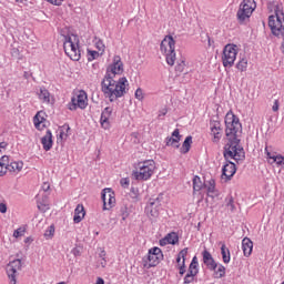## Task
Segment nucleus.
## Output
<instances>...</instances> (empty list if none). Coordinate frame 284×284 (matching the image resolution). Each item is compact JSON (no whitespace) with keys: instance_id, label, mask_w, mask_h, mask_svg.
<instances>
[{"instance_id":"obj_28","label":"nucleus","mask_w":284,"mask_h":284,"mask_svg":"<svg viewBox=\"0 0 284 284\" xmlns=\"http://www.w3.org/2000/svg\"><path fill=\"white\" fill-rule=\"evenodd\" d=\"M221 255H222V261L227 265L230 261H232V256L230 254V248L225 244H222L221 246Z\"/></svg>"},{"instance_id":"obj_14","label":"nucleus","mask_w":284,"mask_h":284,"mask_svg":"<svg viewBox=\"0 0 284 284\" xmlns=\"http://www.w3.org/2000/svg\"><path fill=\"white\" fill-rule=\"evenodd\" d=\"M21 270V260H13L7 265V274L10 281L17 278V273Z\"/></svg>"},{"instance_id":"obj_32","label":"nucleus","mask_w":284,"mask_h":284,"mask_svg":"<svg viewBox=\"0 0 284 284\" xmlns=\"http://www.w3.org/2000/svg\"><path fill=\"white\" fill-rule=\"evenodd\" d=\"M187 256V247L183 248L176 256L178 267L185 265V257Z\"/></svg>"},{"instance_id":"obj_46","label":"nucleus","mask_w":284,"mask_h":284,"mask_svg":"<svg viewBox=\"0 0 284 284\" xmlns=\"http://www.w3.org/2000/svg\"><path fill=\"white\" fill-rule=\"evenodd\" d=\"M264 152L266 154V158L270 159L271 161H274V159L276 158V155L272 154V152H270V148L265 146Z\"/></svg>"},{"instance_id":"obj_33","label":"nucleus","mask_w":284,"mask_h":284,"mask_svg":"<svg viewBox=\"0 0 284 284\" xmlns=\"http://www.w3.org/2000/svg\"><path fill=\"white\" fill-rule=\"evenodd\" d=\"M214 272V278H223L225 276V266L223 264H217L215 270H211Z\"/></svg>"},{"instance_id":"obj_36","label":"nucleus","mask_w":284,"mask_h":284,"mask_svg":"<svg viewBox=\"0 0 284 284\" xmlns=\"http://www.w3.org/2000/svg\"><path fill=\"white\" fill-rule=\"evenodd\" d=\"M94 45H95L97 50H99V52H101L100 54H103V52H105V44L103 43V40L95 38Z\"/></svg>"},{"instance_id":"obj_17","label":"nucleus","mask_w":284,"mask_h":284,"mask_svg":"<svg viewBox=\"0 0 284 284\" xmlns=\"http://www.w3.org/2000/svg\"><path fill=\"white\" fill-rule=\"evenodd\" d=\"M204 187L206 190L207 196H210L211 199H216V196H219V190H216L215 179L204 181Z\"/></svg>"},{"instance_id":"obj_24","label":"nucleus","mask_w":284,"mask_h":284,"mask_svg":"<svg viewBox=\"0 0 284 284\" xmlns=\"http://www.w3.org/2000/svg\"><path fill=\"white\" fill-rule=\"evenodd\" d=\"M38 98L40 99V101H42V103H47V105H50V103H52L50 91H48L45 87H41L38 90Z\"/></svg>"},{"instance_id":"obj_13","label":"nucleus","mask_w":284,"mask_h":284,"mask_svg":"<svg viewBox=\"0 0 284 284\" xmlns=\"http://www.w3.org/2000/svg\"><path fill=\"white\" fill-rule=\"evenodd\" d=\"M101 199L103 201V210H112L116 205V197L112 189H104L101 193Z\"/></svg>"},{"instance_id":"obj_45","label":"nucleus","mask_w":284,"mask_h":284,"mask_svg":"<svg viewBox=\"0 0 284 284\" xmlns=\"http://www.w3.org/2000/svg\"><path fill=\"white\" fill-rule=\"evenodd\" d=\"M143 90L141 88H138L135 90V99H138V101H143Z\"/></svg>"},{"instance_id":"obj_40","label":"nucleus","mask_w":284,"mask_h":284,"mask_svg":"<svg viewBox=\"0 0 284 284\" xmlns=\"http://www.w3.org/2000/svg\"><path fill=\"white\" fill-rule=\"evenodd\" d=\"M185 70V60L178 61V64L175 65L176 72H183Z\"/></svg>"},{"instance_id":"obj_39","label":"nucleus","mask_w":284,"mask_h":284,"mask_svg":"<svg viewBox=\"0 0 284 284\" xmlns=\"http://www.w3.org/2000/svg\"><path fill=\"white\" fill-rule=\"evenodd\" d=\"M68 132H70V125H63L62 129L60 130V139L65 140L68 139Z\"/></svg>"},{"instance_id":"obj_59","label":"nucleus","mask_w":284,"mask_h":284,"mask_svg":"<svg viewBox=\"0 0 284 284\" xmlns=\"http://www.w3.org/2000/svg\"><path fill=\"white\" fill-rule=\"evenodd\" d=\"M3 148H6V143L0 142V152H1V150H3Z\"/></svg>"},{"instance_id":"obj_49","label":"nucleus","mask_w":284,"mask_h":284,"mask_svg":"<svg viewBox=\"0 0 284 284\" xmlns=\"http://www.w3.org/2000/svg\"><path fill=\"white\" fill-rule=\"evenodd\" d=\"M8 212V205L6 203H0V213L6 214Z\"/></svg>"},{"instance_id":"obj_25","label":"nucleus","mask_w":284,"mask_h":284,"mask_svg":"<svg viewBox=\"0 0 284 284\" xmlns=\"http://www.w3.org/2000/svg\"><path fill=\"white\" fill-rule=\"evenodd\" d=\"M10 168V156L2 155L0 158V176H6L8 174Z\"/></svg>"},{"instance_id":"obj_8","label":"nucleus","mask_w":284,"mask_h":284,"mask_svg":"<svg viewBox=\"0 0 284 284\" xmlns=\"http://www.w3.org/2000/svg\"><path fill=\"white\" fill-rule=\"evenodd\" d=\"M163 205V193H160L156 197H151L146 204L145 213L152 219H159L161 206Z\"/></svg>"},{"instance_id":"obj_54","label":"nucleus","mask_w":284,"mask_h":284,"mask_svg":"<svg viewBox=\"0 0 284 284\" xmlns=\"http://www.w3.org/2000/svg\"><path fill=\"white\" fill-rule=\"evenodd\" d=\"M42 190H43V192H48L50 190V183H48V182L43 183Z\"/></svg>"},{"instance_id":"obj_37","label":"nucleus","mask_w":284,"mask_h":284,"mask_svg":"<svg viewBox=\"0 0 284 284\" xmlns=\"http://www.w3.org/2000/svg\"><path fill=\"white\" fill-rule=\"evenodd\" d=\"M100 55L101 53H99L98 51L88 49V52H87L88 61H94L95 59H99Z\"/></svg>"},{"instance_id":"obj_52","label":"nucleus","mask_w":284,"mask_h":284,"mask_svg":"<svg viewBox=\"0 0 284 284\" xmlns=\"http://www.w3.org/2000/svg\"><path fill=\"white\" fill-rule=\"evenodd\" d=\"M38 209L41 210L42 212H45V210H48V206L41 202H38Z\"/></svg>"},{"instance_id":"obj_11","label":"nucleus","mask_w":284,"mask_h":284,"mask_svg":"<svg viewBox=\"0 0 284 284\" xmlns=\"http://www.w3.org/2000/svg\"><path fill=\"white\" fill-rule=\"evenodd\" d=\"M123 61H121V55H114L112 63L106 67L104 77L115 78L123 72Z\"/></svg>"},{"instance_id":"obj_43","label":"nucleus","mask_w":284,"mask_h":284,"mask_svg":"<svg viewBox=\"0 0 284 284\" xmlns=\"http://www.w3.org/2000/svg\"><path fill=\"white\" fill-rule=\"evenodd\" d=\"M273 163H276V165H284V156L281 154L275 155Z\"/></svg>"},{"instance_id":"obj_60","label":"nucleus","mask_w":284,"mask_h":284,"mask_svg":"<svg viewBox=\"0 0 284 284\" xmlns=\"http://www.w3.org/2000/svg\"><path fill=\"white\" fill-rule=\"evenodd\" d=\"M122 216H123V221H125V219H128V212H123Z\"/></svg>"},{"instance_id":"obj_4","label":"nucleus","mask_w":284,"mask_h":284,"mask_svg":"<svg viewBox=\"0 0 284 284\" xmlns=\"http://www.w3.org/2000/svg\"><path fill=\"white\" fill-rule=\"evenodd\" d=\"M160 52L165 57L168 65L176 63V41L172 36H165L160 44Z\"/></svg>"},{"instance_id":"obj_35","label":"nucleus","mask_w":284,"mask_h":284,"mask_svg":"<svg viewBox=\"0 0 284 284\" xmlns=\"http://www.w3.org/2000/svg\"><path fill=\"white\" fill-rule=\"evenodd\" d=\"M225 205L231 212H234V210H236V205L234 204V197L232 195H227L225 197Z\"/></svg>"},{"instance_id":"obj_5","label":"nucleus","mask_w":284,"mask_h":284,"mask_svg":"<svg viewBox=\"0 0 284 284\" xmlns=\"http://www.w3.org/2000/svg\"><path fill=\"white\" fill-rule=\"evenodd\" d=\"M63 48L67 57H69L71 61H79L81 59V50L79 49L78 36H64Z\"/></svg>"},{"instance_id":"obj_42","label":"nucleus","mask_w":284,"mask_h":284,"mask_svg":"<svg viewBox=\"0 0 284 284\" xmlns=\"http://www.w3.org/2000/svg\"><path fill=\"white\" fill-rule=\"evenodd\" d=\"M196 277V275L187 273L184 276V284H190V283H194V278Z\"/></svg>"},{"instance_id":"obj_1","label":"nucleus","mask_w":284,"mask_h":284,"mask_svg":"<svg viewBox=\"0 0 284 284\" xmlns=\"http://www.w3.org/2000/svg\"><path fill=\"white\" fill-rule=\"evenodd\" d=\"M225 134L227 143L224 146V159H234V161H243L245 159V151L241 146V121L232 111H229L225 115Z\"/></svg>"},{"instance_id":"obj_12","label":"nucleus","mask_w":284,"mask_h":284,"mask_svg":"<svg viewBox=\"0 0 284 284\" xmlns=\"http://www.w3.org/2000/svg\"><path fill=\"white\" fill-rule=\"evenodd\" d=\"M161 258H163V252L159 247L154 246L150 248L148 253L149 265L144 264V267H156L161 262Z\"/></svg>"},{"instance_id":"obj_6","label":"nucleus","mask_w":284,"mask_h":284,"mask_svg":"<svg viewBox=\"0 0 284 284\" xmlns=\"http://www.w3.org/2000/svg\"><path fill=\"white\" fill-rule=\"evenodd\" d=\"M268 27L274 37H283L284 34V13L275 9V14L268 17Z\"/></svg>"},{"instance_id":"obj_16","label":"nucleus","mask_w":284,"mask_h":284,"mask_svg":"<svg viewBox=\"0 0 284 284\" xmlns=\"http://www.w3.org/2000/svg\"><path fill=\"white\" fill-rule=\"evenodd\" d=\"M112 106H106L101 113L100 123L103 130H110V119L112 116Z\"/></svg>"},{"instance_id":"obj_53","label":"nucleus","mask_w":284,"mask_h":284,"mask_svg":"<svg viewBox=\"0 0 284 284\" xmlns=\"http://www.w3.org/2000/svg\"><path fill=\"white\" fill-rule=\"evenodd\" d=\"M273 112H278V100H274V104L272 106Z\"/></svg>"},{"instance_id":"obj_56","label":"nucleus","mask_w":284,"mask_h":284,"mask_svg":"<svg viewBox=\"0 0 284 284\" xmlns=\"http://www.w3.org/2000/svg\"><path fill=\"white\" fill-rule=\"evenodd\" d=\"M108 265V262L105 261V257H102L100 261V267H105Z\"/></svg>"},{"instance_id":"obj_50","label":"nucleus","mask_w":284,"mask_h":284,"mask_svg":"<svg viewBox=\"0 0 284 284\" xmlns=\"http://www.w3.org/2000/svg\"><path fill=\"white\" fill-rule=\"evenodd\" d=\"M47 1L52 6H61V3H63V0H47Z\"/></svg>"},{"instance_id":"obj_61","label":"nucleus","mask_w":284,"mask_h":284,"mask_svg":"<svg viewBox=\"0 0 284 284\" xmlns=\"http://www.w3.org/2000/svg\"><path fill=\"white\" fill-rule=\"evenodd\" d=\"M11 284H17V277H14V280H10Z\"/></svg>"},{"instance_id":"obj_7","label":"nucleus","mask_w":284,"mask_h":284,"mask_svg":"<svg viewBox=\"0 0 284 284\" xmlns=\"http://www.w3.org/2000/svg\"><path fill=\"white\" fill-rule=\"evenodd\" d=\"M254 10H256V1L254 0H243L237 10V21L243 23L252 17Z\"/></svg>"},{"instance_id":"obj_20","label":"nucleus","mask_w":284,"mask_h":284,"mask_svg":"<svg viewBox=\"0 0 284 284\" xmlns=\"http://www.w3.org/2000/svg\"><path fill=\"white\" fill-rule=\"evenodd\" d=\"M180 141H181V133L179 129H175L172 132V136L168 138L166 145L171 148H175L178 150V148H181Z\"/></svg>"},{"instance_id":"obj_55","label":"nucleus","mask_w":284,"mask_h":284,"mask_svg":"<svg viewBox=\"0 0 284 284\" xmlns=\"http://www.w3.org/2000/svg\"><path fill=\"white\" fill-rule=\"evenodd\" d=\"M165 114H168V109L164 108L159 112V118L165 116Z\"/></svg>"},{"instance_id":"obj_22","label":"nucleus","mask_w":284,"mask_h":284,"mask_svg":"<svg viewBox=\"0 0 284 284\" xmlns=\"http://www.w3.org/2000/svg\"><path fill=\"white\" fill-rule=\"evenodd\" d=\"M179 243V233L171 232L160 241V245H178Z\"/></svg>"},{"instance_id":"obj_23","label":"nucleus","mask_w":284,"mask_h":284,"mask_svg":"<svg viewBox=\"0 0 284 284\" xmlns=\"http://www.w3.org/2000/svg\"><path fill=\"white\" fill-rule=\"evenodd\" d=\"M242 250H243L244 256L246 257L252 256V251L254 250V243L252 242V240H250V237H244L242 240Z\"/></svg>"},{"instance_id":"obj_2","label":"nucleus","mask_w":284,"mask_h":284,"mask_svg":"<svg viewBox=\"0 0 284 284\" xmlns=\"http://www.w3.org/2000/svg\"><path fill=\"white\" fill-rule=\"evenodd\" d=\"M125 88H128V78L125 77L114 80L110 75H104L101 81V92L104 99H109L110 103L121 99L125 94Z\"/></svg>"},{"instance_id":"obj_58","label":"nucleus","mask_w":284,"mask_h":284,"mask_svg":"<svg viewBox=\"0 0 284 284\" xmlns=\"http://www.w3.org/2000/svg\"><path fill=\"white\" fill-rule=\"evenodd\" d=\"M100 258H105V251H102V252L100 253Z\"/></svg>"},{"instance_id":"obj_9","label":"nucleus","mask_w":284,"mask_h":284,"mask_svg":"<svg viewBox=\"0 0 284 284\" xmlns=\"http://www.w3.org/2000/svg\"><path fill=\"white\" fill-rule=\"evenodd\" d=\"M239 54V47L236 44H226L223 49L222 63L224 68H232Z\"/></svg>"},{"instance_id":"obj_44","label":"nucleus","mask_w":284,"mask_h":284,"mask_svg":"<svg viewBox=\"0 0 284 284\" xmlns=\"http://www.w3.org/2000/svg\"><path fill=\"white\" fill-rule=\"evenodd\" d=\"M23 234H26V230H23L22 227H19L13 232V237L19 239V236H23Z\"/></svg>"},{"instance_id":"obj_15","label":"nucleus","mask_w":284,"mask_h":284,"mask_svg":"<svg viewBox=\"0 0 284 284\" xmlns=\"http://www.w3.org/2000/svg\"><path fill=\"white\" fill-rule=\"evenodd\" d=\"M211 136H213V143H219L223 136V129L221 128V122L215 121L210 124Z\"/></svg>"},{"instance_id":"obj_47","label":"nucleus","mask_w":284,"mask_h":284,"mask_svg":"<svg viewBox=\"0 0 284 284\" xmlns=\"http://www.w3.org/2000/svg\"><path fill=\"white\" fill-rule=\"evenodd\" d=\"M120 184L122 187H129L130 186V178L121 179Z\"/></svg>"},{"instance_id":"obj_18","label":"nucleus","mask_w":284,"mask_h":284,"mask_svg":"<svg viewBox=\"0 0 284 284\" xmlns=\"http://www.w3.org/2000/svg\"><path fill=\"white\" fill-rule=\"evenodd\" d=\"M234 174H236V164L226 162L222 168V179L225 176L226 181H230Z\"/></svg>"},{"instance_id":"obj_21","label":"nucleus","mask_w":284,"mask_h":284,"mask_svg":"<svg viewBox=\"0 0 284 284\" xmlns=\"http://www.w3.org/2000/svg\"><path fill=\"white\" fill-rule=\"evenodd\" d=\"M41 144L45 152H50V150H52V131L47 130L45 134L41 138Z\"/></svg>"},{"instance_id":"obj_57","label":"nucleus","mask_w":284,"mask_h":284,"mask_svg":"<svg viewBox=\"0 0 284 284\" xmlns=\"http://www.w3.org/2000/svg\"><path fill=\"white\" fill-rule=\"evenodd\" d=\"M95 284H105V281H103V277H98Z\"/></svg>"},{"instance_id":"obj_30","label":"nucleus","mask_w":284,"mask_h":284,"mask_svg":"<svg viewBox=\"0 0 284 284\" xmlns=\"http://www.w3.org/2000/svg\"><path fill=\"white\" fill-rule=\"evenodd\" d=\"M187 273L193 274L195 276L196 274H199V258L196 256L192 258Z\"/></svg>"},{"instance_id":"obj_51","label":"nucleus","mask_w":284,"mask_h":284,"mask_svg":"<svg viewBox=\"0 0 284 284\" xmlns=\"http://www.w3.org/2000/svg\"><path fill=\"white\" fill-rule=\"evenodd\" d=\"M179 273L181 276H183V274H185L186 268L185 265L181 264V266H178Z\"/></svg>"},{"instance_id":"obj_31","label":"nucleus","mask_w":284,"mask_h":284,"mask_svg":"<svg viewBox=\"0 0 284 284\" xmlns=\"http://www.w3.org/2000/svg\"><path fill=\"white\" fill-rule=\"evenodd\" d=\"M205 185V182L201 181V178L195 175L193 178V192H201Z\"/></svg>"},{"instance_id":"obj_3","label":"nucleus","mask_w":284,"mask_h":284,"mask_svg":"<svg viewBox=\"0 0 284 284\" xmlns=\"http://www.w3.org/2000/svg\"><path fill=\"white\" fill-rule=\"evenodd\" d=\"M156 170V162L154 160H144L138 162L132 172L135 181H150Z\"/></svg>"},{"instance_id":"obj_48","label":"nucleus","mask_w":284,"mask_h":284,"mask_svg":"<svg viewBox=\"0 0 284 284\" xmlns=\"http://www.w3.org/2000/svg\"><path fill=\"white\" fill-rule=\"evenodd\" d=\"M132 199H139V189H131Z\"/></svg>"},{"instance_id":"obj_63","label":"nucleus","mask_w":284,"mask_h":284,"mask_svg":"<svg viewBox=\"0 0 284 284\" xmlns=\"http://www.w3.org/2000/svg\"><path fill=\"white\" fill-rule=\"evenodd\" d=\"M17 1V3H21V2H23V0H16Z\"/></svg>"},{"instance_id":"obj_26","label":"nucleus","mask_w":284,"mask_h":284,"mask_svg":"<svg viewBox=\"0 0 284 284\" xmlns=\"http://www.w3.org/2000/svg\"><path fill=\"white\" fill-rule=\"evenodd\" d=\"M23 170V161H14L9 159V172L10 174H19Z\"/></svg>"},{"instance_id":"obj_62","label":"nucleus","mask_w":284,"mask_h":284,"mask_svg":"<svg viewBox=\"0 0 284 284\" xmlns=\"http://www.w3.org/2000/svg\"><path fill=\"white\" fill-rule=\"evenodd\" d=\"M94 70H97V68H99V64H93Z\"/></svg>"},{"instance_id":"obj_29","label":"nucleus","mask_w":284,"mask_h":284,"mask_svg":"<svg viewBox=\"0 0 284 284\" xmlns=\"http://www.w3.org/2000/svg\"><path fill=\"white\" fill-rule=\"evenodd\" d=\"M190 148H192V135L185 138L180 149L181 154H187V152H190Z\"/></svg>"},{"instance_id":"obj_38","label":"nucleus","mask_w":284,"mask_h":284,"mask_svg":"<svg viewBox=\"0 0 284 284\" xmlns=\"http://www.w3.org/2000/svg\"><path fill=\"white\" fill-rule=\"evenodd\" d=\"M237 70L241 72H245L247 70V60L245 58H242L237 64H236Z\"/></svg>"},{"instance_id":"obj_19","label":"nucleus","mask_w":284,"mask_h":284,"mask_svg":"<svg viewBox=\"0 0 284 284\" xmlns=\"http://www.w3.org/2000/svg\"><path fill=\"white\" fill-rule=\"evenodd\" d=\"M203 263L206 265L207 270H216L217 263L214 261V257L212 256V253L210 251L204 250L202 252Z\"/></svg>"},{"instance_id":"obj_34","label":"nucleus","mask_w":284,"mask_h":284,"mask_svg":"<svg viewBox=\"0 0 284 284\" xmlns=\"http://www.w3.org/2000/svg\"><path fill=\"white\" fill-rule=\"evenodd\" d=\"M41 114L42 112H38L33 118V124L37 130H41V123L45 121V118H43Z\"/></svg>"},{"instance_id":"obj_10","label":"nucleus","mask_w":284,"mask_h":284,"mask_svg":"<svg viewBox=\"0 0 284 284\" xmlns=\"http://www.w3.org/2000/svg\"><path fill=\"white\" fill-rule=\"evenodd\" d=\"M69 110L74 111L78 108L80 110H85L88 108V93L83 90L79 91L77 97L71 99V102L68 104Z\"/></svg>"},{"instance_id":"obj_27","label":"nucleus","mask_w":284,"mask_h":284,"mask_svg":"<svg viewBox=\"0 0 284 284\" xmlns=\"http://www.w3.org/2000/svg\"><path fill=\"white\" fill-rule=\"evenodd\" d=\"M84 217L85 209L83 207V204H78L74 210L73 223H81V221H83Z\"/></svg>"},{"instance_id":"obj_41","label":"nucleus","mask_w":284,"mask_h":284,"mask_svg":"<svg viewBox=\"0 0 284 284\" xmlns=\"http://www.w3.org/2000/svg\"><path fill=\"white\" fill-rule=\"evenodd\" d=\"M54 236V226H49L44 232V237L52 239Z\"/></svg>"}]
</instances>
